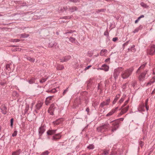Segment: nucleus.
<instances>
[{
  "mask_svg": "<svg viewBox=\"0 0 155 155\" xmlns=\"http://www.w3.org/2000/svg\"><path fill=\"white\" fill-rule=\"evenodd\" d=\"M134 70L133 68H131L123 71L121 74V77L123 79L128 78L132 74Z\"/></svg>",
  "mask_w": 155,
  "mask_h": 155,
  "instance_id": "nucleus-1",
  "label": "nucleus"
},
{
  "mask_svg": "<svg viewBox=\"0 0 155 155\" xmlns=\"http://www.w3.org/2000/svg\"><path fill=\"white\" fill-rule=\"evenodd\" d=\"M124 118H120L119 120H115L111 121L110 123H112V126L111 127V131L112 132H114L118 128L119 126V120L123 121L124 120Z\"/></svg>",
  "mask_w": 155,
  "mask_h": 155,
  "instance_id": "nucleus-2",
  "label": "nucleus"
},
{
  "mask_svg": "<svg viewBox=\"0 0 155 155\" xmlns=\"http://www.w3.org/2000/svg\"><path fill=\"white\" fill-rule=\"evenodd\" d=\"M109 124L108 122H106L102 125L97 128V130L98 132L103 133L107 131L109 128Z\"/></svg>",
  "mask_w": 155,
  "mask_h": 155,
  "instance_id": "nucleus-3",
  "label": "nucleus"
},
{
  "mask_svg": "<svg viewBox=\"0 0 155 155\" xmlns=\"http://www.w3.org/2000/svg\"><path fill=\"white\" fill-rule=\"evenodd\" d=\"M123 68L121 67H118L115 69L113 72V77L115 80L117 79L121 72L123 71Z\"/></svg>",
  "mask_w": 155,
  "mask_h": 155,
  "instance_id": "nucleus-4",
  "label": "nucleus"
},
{
  "mask_svg": "<svg viewBox=\"0 0 155 155\" xmlns=\"http://www.w3.org/2000/svg\"><path fill=\"white\" fill-rule=\"evenodd\" d=\"M14 68V65L12 62L8 63L6 64L5 69L8 71H13Z\"/></svg>",
  "mask_w": 155,
  "mask_h": 155,
  "instance_id": "nucleus-5",
  "label": "nucleus"
},
{
  "mask_svg": "<svg viewBox=\"0 0 155 155\" xmlns=\"http://www.w3.org/2000/svg\"><path fill=\"white\" fill-rule=\"evenodd\" d=\"M147 72V70H146L141 73L138 77L139 80L140 81H143L144 80Z\"/></svg>",
  "mask_w": 155,
  "mask_h": 155,
  "instance_id": "nucleus-6",
  "label": "nucleus"
},
{
  "mask_svg": "<svg viewBox=\"0 0 155 155\" xmlns=\"http://www.w3.org/2000/svg\"><path fill=\"white\" fill-rule=\"evenodd\" d=\"M45 130V127L44 125H41L39 127L38 130L39 135L40 136H41Z\"/></svg>",
  "mask_w": 155,
  "mask_h": 155,
  "instance_id": "nucleus-7",
  "label": "nucleus"
},
{
  "mask_svg": "<svg viewBox=\"0 0 155 155\" xmlns=\"http://www.w3.org/2000/svg\"><path fill=\"white\" fill-rule=\"evenodd\" d=\"M2 113L4 114H6L8 112L7 108L5 104H2L0 107Z\"/></svg>",
  "mask_w": 155,
  "mask_h": 155,
  "instance_id": "nucleus-8",
  "label": "nucleus"
},
{
  "mask_svg": "<svg viewBox=\"0 0 155 155\" xmlns=\"http://www.w3.org/2000/svg\"><path fill=\"white\" fill-rule=\"evenodd\" d=\"M61 133L56 134L54 135L52 137V140H57L61 138Z\"/></svg>",
  "mask_w": 155,
  "mask_h": 155,
  "instance_id": "nucleus-9",
  "label": "nucleus"
},
{
  "mask_svg": "<svg viewBox=\"0 0 155 155\" xmlns=\"http://www.w3.org/2000/svg\"><path fill=\"white\" fill-rule=\"evenodd\" d=\"M155 52V45H152L150 47L148 52L149 54L151 55H153Z\"/></svg>",
  "mask_w": 155,
  "mask_h": 155,
  "instance_id": "nucleus-10",
  "label": "nucleus"
},
{
  "mask_svg": "<svg viewBox=\"0 0 155 155\" xmlns=\"http://www.w3.org/2000/svg\"><path fill=\"white\" fill-rule=\"evenodd\" d=\"M110 101V99H107L106 101H103L101 103L100 105V106L101 107H103L105 105H108Z\"/></svg>",
  "mask_w": 155,
  "mask_h": 155,
  "instance_id": "nucleus-11",
  "label": "nucleus"
},
{
  "mask_svg": "<svg viewBox=\"0 0 155 155\" xmlns=\"http://www.w3.org/2000/svg\"><path fill=\"white\" fill-rule=\"evenodd\" d=\"M71 58V56L69 55L63 57L60 59L61 62H63L68 61Z\"/></svg>",
  "mask_w": 155,
  "mask_h": 155,
  "instance_id": "nucleus-12",
  "label": "nucleus"
},
{
  "mask_svg": "<svg viewBox=\"0 0 155 155\" xmlns=\"http://www.w3.org/2000/svg\"><path fill=\"white\" fill-rule=\"evenodd\" d=\"M43 104V102L41 101H39L36 105V109L35 111H36L37 110H39L42 106Z\"/></svg>",
  "mask_w": 155,
  "mask_h": 155,
  "instance_id": "nucleus-13",
  "label": "nucleus"
},
{
  "mask_svg": "<svg viewBox=\"0 0 155 155\" xmlns=\"http://www.w3.org/2000/svg\"><path fill=\"white\" fill-rule=\"evenodd\" d=\"M53 97V96H50L47 97L45 100V103L46 105H48L51 102V101L52 99V98Z\"/></svg>",
  "mask_w": 155,
  "mask_h": 155,
  "instance_id": "nucleus-14",
  "label": "nucleus"
},
{
  "mask_svg": "<svg viewBox=\"0 0 155 155\" xmlns=\"http://www.w3.org/2000/svg\"><path fill=\"white\" fill-rule=\"evenodd\" d=\"M145 105L144 104H140L138 108V110L139 111H144L145 110Z\"/></svg>",
  "mask_w": 155,
  "mask_h": 155,
  "instance_id": "nucleus-15",
  "label": "nucleus"
},
{
  "mask_svg": "<svg viewBox=\"0 0 155 155\" xmlns=\"http://www.w3.org/2000/svg\"><path fill=\"white\" fill-rule=\"evenodd\" d=\"M118 107H117L114 109H113L109 113H108L106 115V116L108 117L112 115L116 111V110L118 109Z\"/></svg>",
  "mask_w": 155,
  "mask_h": 155,
  "instance_id": "nucleus-16",
  "label": "nucleus"
},
{
  "mask_svg": "<svg viewBox=\"0 0 155 155\" xmlns=\"http://www.w3.org/2000/svg\"><path fill=\"white\" fill-rule=\"evenodd\" d=\"M146 64V63H145L142 64L138 69L136 71V73H138L139 72H141L142 70H143L144 68L145 67Z\"/></svg>",
  "mask_w": 155,
  "mask_h": 155,
  "instance_id": "nucleus-17",
  "label": "nucleus"
},
{
  "mask_svg": "<svg viewBox=\"0 0 155 155\" xmlns=\"http://www.w3.org/2000/svg\"><path fill=\"white\" fill-rule=\"evenodd\" d=\"M57 130H48L47 134L48 135H51L55 134L57 131Z\"/></svg>",
  "mask_w": 155,
  "mask_h": 155,
  "instance_id": "nucleus-18",
  "label": "nucleus"
},
{
  "mask_svg": "<svg viewBox=\"0 0 155 155\" xmlns=\"http://www.w3.org/2000/svg\"><path fill=\"white\" fill-rule=\"evenodd\" d=\"M129 107V106H128L127 107H125L123 108L120 113V115H122V114L125 113L128 110Z\"/></svg>",
  "mask_w": 155,
  "mask_h": 155,
  "instance_id": "nucleus-19",
  "label": "nucleus"
},
{
  "mask_svg": "<svg viewBox=\"0 0 155 155\" xmlns=\"http://www.w3.org/2000/svg\"><path fill=\"white\" fill-rule=\"evenodd\" d=\"M21 152V150L20 149H19L18 150L13 152L12 155H19Z\"/></svg>",
  "mask_w": 155,
  "mask_h": 155,
  "instance_id": "nucleus-20",
  "label": "nucleus"
},
{
  "mask_svg": "<svg viewBox=\"0 0 155 155\" xmlns=\"http://www.w3.org/2000/svg\"><path fill=\"white\" fill-rule=\"evenodd\" d=\"M107 52V50L106 49H102L101 51L100 54L102 56H104Z\"/></svg>",
  "mask_w": 155,
  "mask_h": 155,
  "instance_id": "nucleus-21",
  "label": "nucleus"
},
{
  "mask_svg": "<svg viewBox=\"0 0 155 155\" xmlns=\"http://www.w3.org/2000/svg\"><path fill=\"white\" fill-rule=\"evenodd\" d=\"M56 69L58 70H61L63 69L64 67V66L62 65L58 64L56 67Z\"/></svg>",
  "mask_w": 155,
  "mask_h": 155,
  "instance_id": "nucleus-22",
  "label": "nucleus"
},
{
  "mask_svg": "<svg viewBox=\"0 0 155 155\" xmlns=\"http://www.w3.org/2000/svg\"><path fill=\"white\" fill-rule=\"evenodd\" d=\"M69 10L71 12H74L75 11L77 10V8L76 7H70L69 8Z\"/></svg>",
  "mask_w": 155,
  "mask_h": 155,
  "instance_id": "nucleus-23",
  "label": "nucleus"
},
{
  "mask_svg": "<svg viewBox=\"0 0 155 155\" xmlns=\"http://www.w3.org/2000/svg\"><path fill=\"white\" fill-rule=\"evenodd\" d=\"M57 45V44L56 42H51L49 43L48 45V46L49 47H55Z\"/></svg>",
  "mask_w": 155,
  "mask_h": 155,
  "instance_id": "nucleus-24",
  "label": "nucleus"
},
{
  "mask_svg": "<svg viewBox=\"0 0 155 155\" xmlns=\"http://www.w3.org/2000/svg\"><path fill=\"white\" fill-rule=\"evenodd\" d=\"M155 82V78L153 77L150 81L149 82H148L147 84V86H148L149 85L151 84H152L154 83Z\"/></svg>",
  "mask_w": 155,
  "mask_h": 155,
  "instance_id": "nucleus-25",
  "label": "nucleus"
},
{
  "mask_svg": "<svg viewBox=\"0 0 155 155\" xmlns=\"http://www.w3.org/2000/svg\"><path fill=\"white\" fill-rule=\"evenodd\" d=\"M62 119H59L56 120L54 122V124L56 125H58L61 123Z\"/></svg>",
  "mask_w": 155,
  "mask_h": 155,
  "instance_id": "nucleus-26",
  "label": "nucleus"
},
{
  "mask_svg": "<svg viewBox=\"0 0 155 155\" xmlns=\"http://www.w3.org/2000/svg\"><path fill=\"white\" fill-rule=\"evenodd\" d=\"M27 59L31 62H34L35 61V59L30 57L28 56L26 57Z\"/></svg>",
  "mask_w": 155,
  "mask_h": 155,
  "instance_id": "nucleus-27",
  "label": "nucleus"
},
{
  "mask_svg": "<svg viewBox=\"0 0 155 155\" xmlns=\"http://www.w3.org/2000/svg\"><path fill=\"white\" fill-rule=\"evenodd\" d=\"M70 41L72 43H78L77 41H75V39L72 37H70L69 38Z\"/></svg>",
  "mask_w": 155,
  "mask_h": 155,
  "instance_id": "nucleus-28",
  "label": "nucleus"
},
{
  "mask_svg": "<svg viewBox=\"0 0 155 155\" xmlns=\"http://www.w3.org/2000/svg\"><path fill=\"white\" fill-rule=\"evenodd\" d=\"M119 96H120V95L119 94L116 96L115 97L114 99V101H113V104H114L116 103V101L118 99L119 97Z\"/></svg>",
  "mask_w": 155,
  "mask_h": 155,
  "instance_id": "nucleus-29",
  "label": "nucleus"
},
{
  "mask_svg": "<svg viewBox=\"0 0 155 155\" xmlns=\"http://www.w3.org/2000/svg\"><path fill=\"white\" fill-rule=\"evenodd\" d=\"M46 92L48 93H55L56 92V90L54 88L50 90H48L46 91Z\"/></svg>",
  "mask_w": 155,
  "mask_h": 155,
  "instance_id": "nucleus-30",
  "label": "nucleus"
},
{
  "mask_svg": "<svg viewBox=\"0 0 155 155\" xmlns=\"http://www.w3.org/2000/svg\"><path fill=\"white\" fill-rule=\"evenodd\" d=\"M35 79L33 78H31V79L28 81V82L30 84H32L35 83Z\"/></svg>",
  "mask_w": 155,
  "mask_h": 155,
  "instance_id": "nucleus-31",
  "label": "nucleus"
},
{
  "mask_svg": "<svg viewBox=\"0 0 155 155\" xmlns=\"http://www.w3.org/2000/svg\"><path fill=\"white\" fill-rule=\"evenodd\" d=\"M140 5L141 6L145 8H147L148 7V6L147 5V4L143 2H141Z\"/></svg>",
  "mask_w": 155,
  "mask_h": 155,
  "instance_id": "nucleus-32",
  "label": "nucleus"
},
{
  "mask_svg": "<svg viewBox=\"0 0 155 155\" xmlns=\"http://www.w3.org/2000/svg\"><path fill=\"white\" fill-rule=\"evenodd\" d=\"M103 153H102V155H103V154H104L105 155H107L108 153L109 152V150H103Z\"/></svg>",
  "mask_w": 155,
  "mask_h": 155,
  "instance_id": "nucleus-33",
  "label": "nucleus"
},
{
  "mask_svg": "<svg viewBox=\"0 0 155 155\" xmlns=\"http://www.w3.org/2000/svg\"><path fill=\"white\" fill-rule=\"evenodd\" d=\"M54 111V110L53 109H49L48 110V112L50 115H53Z\"/></svg>",
  "mask_w": 155,
  "mask_h": 155,
  "instance_id": "nucleus-34",
  "label": "nucleus"
},
{
  "mask_svg": "<svg viewBox=\"0 0 155 155\" xmlns=\"http://www.w3.org/2000/svg\"><path fill=\"white\" fill-rule=\"evenodd\" d=\"M87 148L89 149H93L94 148V146L93 144H90L87 147Z\"/></svg>",
  "mask_w": 155,
  "mask_h": 155,
  "instance_id": "nucleus-35",
  "label": "nucleus"
},
{
  "mask_svg": "<svg viewBox=\"0 0 155 155\" xmlns=\"http://www.w3.org/2000/svg\"><path fill=\"white\" fill-rule=\"evenodd\" d=\"M102 66L105 67V68L104 69L105 71H108L109 67L106 64H104Z\"/></svg>",
  "mask_w": 155,
  "mask_h": 155,
  "instance_id": "nucleus-36",
  "label": "nucleus"
},
{
  "mask_svg": "<svg viewBox=\"0 0 155 155\" xmlns=\"http://www.w3.org/2000/svg\"><path fill=\"white\" fill-rule=\"evenodd\" d=\"M28 36L29 35H28L25 34H21V37L23 38H27Z\"/></svg>",
  "mask_w": 155,
  "mask_h": 155,
  "instance_id": "nucleus-37",
  "label": "nucleus"
},
{
  "mask_svg": "<svg viewBox=\"0 0 155 155\" xmlns=\"http://www.w3.org/2000/svg\"><path fill=\"white\" fill-rule=\"evenodd\" d=\"M69 1L74 3H78L80 2L79 0H69Z\"/></svg>",
  "mask_w": 155,
  "mask_h": 155,
  "instance_id": "nucleus-38",
  "label": "nucleus"
},
{
  "mask_svg": "<svg viewBox=\"0 0 155 155\" xmlns=\"http://www.w3.org/2000/svg\"><path fill=\"white\" fill-rule=\"evenodd\" d=\"M14 121V119L13 118H12L10 120V123H11V126L12 127H13V123Z\"/></svg>",
  "mask_w": 155,
  "mask_h": 155,
  "instance_id": "nucleus-39",
  "label": "nucleus"
},
{
  "mask_svg": "<svg viewBox=\"0 0 155 155\" xmlns=\"http://www.w3.org/2000/svg\"><path fill=\"white\" fill-rule=\"evenodd\" d=\"M75 31H74V30H70L69 31H67V32H66L64 34H65V35H66V34H70V33H73V32H75Z\"/></svg>",
  "mask_w": 155,
  "mask_h": 155,
  "instance_id": "nucleus-40",
  "label": "nucleus"
},
{
  "mask_svg": "<svg viewBox=\"0 0 155 155\" xmlns=\"http://www.w3.org/2000/svg\"><path fill=\"white\" fill-rule=\"evenodd\" d=\"M104 35L107 36V38H108L109 37V33L107 30L105 31L104 33Z\"/></svg>",
  "mask_w": 155,
  "mask_h": 155,
  "instance_id": "nucleus-41",
  "label": "nucleus"
},
{
  "mask_svg": "<svg viewBox=\"0 0 155 155\" xmlns=\"http://www.w3.org/2000/svg\"><path fill=\"white\" fill-rule=\"evenodd\" d=\"M47 78H42L40 81V82L41 83H43L44 82H45L46 80H47Z\"/></svg>",
  "mask_w": 155,
  "mask_h": 155,
  "instance_id": "nucleus-42",
  "label": "nucleus"
},
{
  "mask_svg": "<svg viewBox=\"0 0 155 155\" xmlns=\"http://www.w3.org/2000/svg\"><path fill=\"white\" fill-rule=\"evenodd\" d=\"M105 10L104 9H98L97 12V13H99L101 12H104Z\"/></svg>",
  "mask_w": 155,
  "mask_h": 155,
  "instance_id": "nucleus-43",
  "label": "nucleus"
},
{
  "mask_svg": "<svg viewBox=\"0 0 155 155\" xmlns=\"http://www.w3.org/2000/svg\"><path fill=\"white\" fill-rule=\"evenodd\" d=\"M137 82L136 81H134L133 82L132 86L134 87L137 85Z\"/></svg>",
  "mask_w": 155,
  "mask_h": 155,
  "instance_id": "nucleus-44",
  "label": "nucleus"
},
{
  "mask_svg": "<svg viewBox=\"0 0 155 155\" xmlns=\"http://www.w3.org/2000/svg\"><path fill=\"white\" fill-rule=\"evenodd\" d=\"M68 91V88H67L65 90H64V91L63 92V95H65L66 93Z\"/></svg>",
  "mask_w": 155,
  "mask_h": 155,
  "instance_id": "nucleus-45",
  "label": "nucleus"
},
{
  "mask_svg": "<svg viewBox=\"0 0 155 155\" xmlns=\"http://www.w3.org/2000/svg\"><path fill=\"white\" fill-rule=\"evenodd\" d=\"M17 132L16 131H15L12 134V136L13 137L16 136L17 134Z\"/></svg>",
  "mask_w": 155,
  "mask_h": 155,
  "instance_id": "nucleus-46",
  "label": "nucleus"
},
{
  "mask_svg": "<svg viewBox=\"0 0 155 155\" xmlns=\"http://www.w3.org/2000/svg\"><path fill=\"white\" fill-rule=\"evenodd\" d=\"M54 104H52L51 105L49 109H53V110H54Z\"/></svg>",
  "mask_w": 155,
  "mask_h": 155,
  "instance_id": "nucleus-47",
  "label": "nucleus"
},
{
  "mask_svg": "<svg viewBox=\"0 0 155 155\" xmlns=\"http://www.w3.org/2000/svg\"><path fill=\"white\" fill-rule=\"evenodd\" d=\"M128 100H127L124 103V105L122 106L121 108H122L123 107H124L128 103Z\"/></svg>",
  "mask_w": 155,
  "mask_h": 155,
  "instance_id": "nucleus-48",
  "label": "nucleus"
},
{
  "mask_svg": "<svg viewBox=\"0 0 155 155\" xmlns=\"http://www.w3.org/2000/svg\"><path fill=\"white\" fill-rule=\"evenodd\" d=\"M124 98H121V99L119 100V103L120 104H121L124 101Z\"/></svg>",
  "mask_w": 155,
  "mask_h": 155,
  "instance_id": "nucleus-49",
  "label": "nucleus"
},
{
  "mask_svg": "<svg viewBox=\"0 0 155 155\" xmlns=\"http://www.w3.org/2000/svg\"><path fill=\"white\" fill-rule=\"evenodd\" d=\"M129 41H126L125 43H124L123 45V46L124 47L125 46L127 45V44H128Z\"/></svg>",
  "mask_w": 155,
  "mask_h": 155,
  "instance_id": "nucleus-50",
  "label": "nucleus"
},
{
  "mask_svg": "<svg viewBox=\"0 0 155 155\" xmlns=\"http://www.w3.org/2000/svg\"><path fill=\"white\" fill-rule=\"evenodd\" d=\"M13 42H18L20 41V40L18 39H14L12 40Z\"/></svg>",
  "mask_w": 155,
  "mask_h": 155,
  "instance_id": "nucleus-51",
  "label": "nucleus"
},
{
  "mask_svg": "<svg viewBox=\"0 0 155 155\" xmlns=\"http://www.w3.org/2000/svg\"><path fill=\"white\" fill-rule=\"evenodd\" d=\"M118 39V38L117 37H115V38H113V39H112V40L114 42H115Z\"/></svg>",
  "mask_w": 155,
  "mask_h": 155,
  "instance_id": "nucleus-52",
  "label": "nucleus"
},
{
  "mask_svg": "<svg viewBox=\"0 0 155 155\" xmlns=\"http://www.w3.org/2000/svg\"><path fill=\"white\" fill-rule=\"evenodd\" d=\"M28 107H26L25 108V111H24V114H26L27 113V112H28Z\"/></svg>",
  "mask_w": 155,
  "mask_h": 155,
  "instance_id": "nucleus-53",
  "label": "nucleus"
},
{
  "mask_svg": "<svg viewBox=\"0 0 155 155\" xmlns=\"http://www.w3.org/2000/svg\"><path fill=\"white\" fill-rule=\"evenodd\" d=\"M147 100H148V99H147V101H146V106H145L147 110H148L149 109V107L146 106Z\"/></svg>",
  "mask_w": 155,
  "mask_h": 155,
  "instance_id": "nucleus-54",
  "label": "nucleus"
},
{
  "mask_svg": "<svg viewBox=\"0 0 155 155\" xmlns=\"http://www.w3.org/2000/svg\"><path fill=\"white\" fill-rule=\"evenodd\" d=\"M140 147H143V142L141 141H140Z\"/></svg>",
  "mask_w": 155,
  "mask_h": 155,
  "instance_id": "nucleus-55",
  "label": "nucleus"
},
{
  "mask_svg": "<svg viewBox=\"0 0 155 155\" xmlns=\"http://www.w3.org/2000/svg\"><path fill=\"white\" fill-rule=\"evenodd\" d=\"M110 58H108L106 59L105 60V62H109L110 61Z\"/></svg>",
  "mask_w": 155,
  "mask_h": 155,
  "instance_id": "nucleus-56",
  "label": "nucleus"
},
{
  "mask_svg": "<svg viewBox=\"0 0 155 155\" xmlns=\"http://www.w3.org/2000/svg\"><path fill=\"white\" fill-rule=\"evenodd\" d=\"M91 67V65H89V66H87V67L85 68V70L88 69Z\"/></svg>",
  "mask_w": 155,
  "mask_h": 155,
  "instance_id": "nucleus-57",
  "label": "nucleus"
},
{
  "mask_svg": "<svg viewBox=\"0 0 155 155\" xmlns=\"http://www.w3.org/2000/svg\"><path fill=\"white\" fill-rule=\"evenodd\" d=\"M68 18H69V17H68V16H64L63 17V18L65 19H67Z\"/></svg>",
  "mask_w": 155,
  "mask_h": 155,
  "instance_id": "nucleus-58",
  "label": "nucleus"
},
{
  "mask_svg": "<svg viewBox=\"0 0 155 155\" xmlns=\"http://www.w3.org/2000/svg\"><path fill=\"white\" fill-rule=\"evenodd\" d=\"M86 111L87 112H88L89 111V109L88 108H87L86 109Z\"/></svg>",
  "mask_w": 155,
  "mask_h": 155,
  "instance_id": "nucleus-59",
  "label": "nucleus"
},
{
  "mask_svg": "<svg viewBox=\"0 0 155 155\" xmlns=\"http://www.w3.org/2000/svg\"><path fill=\"white\" fill-rule=\"evenodd\" d=\"M59 145H64L63 144V143H62V142H60L59 143Z\"/></svg>",
  "mask_w": 155,
  "mask_h": 155,
  "instance_id": "nucleus-60",
  "label": "nucleus"
},
{
  "mask_svg": "<svg viewBox=\"0 0 155 155\" xmlns=\"http://www.w3.org/2000/svg\"><path fill=\"white\" fill-rule=\"evenodd\" d=\"M153 74H155V68L153 69Z\"/></svg>",
  "mask_w": 155,
  "mask_h": 155,
  "instance_id": "nucleus-61",
  "label": "nucleus"
},
{
  "mask_svg": "<svg viewBox=\"0 0 155 155\" xmlns=\"http://www.w3.org/2000/svg\"><path fill=\"white\" fill-rule=\"evenodd\" d=\"M140 17L141 18L144 17V15H140Z\"/></svg>",
  "mask_w": 155,
  "mask_h": 155,
  "instance_id": "nucleus-62",
  "label": "nucleus"
},
{
  "mask_svg": "<svg viewBox=\"0 0 155 155\" xmlns=\"http://www.w3.org/2000/svg\"><path fill=\"white\" fill-rule=\"evenodd\" d=\"M63 9H64V10L66 11V9H67V7H63Z\"/></svg>",
  "mask_w": 155,
  "mask_h": 155,
  "instance_id": "nucleus-63",
  "label": "nucleus"
},
{
  "mask_svg": "<svg viewBox=\"0 0 155 155\" xmlns=\"http://www.w3.org/2000/svg\"><path fill=\"white\" fill-rule=\"evenodd\" d=\"M139 21L138 20H137V19L135 21V23H137L138 21Z\"/></svg>",
  "mask_w": 155,
  "mask_h": 155,
  "instance_id": "nucleus-64",
  "label": "nucleus"
}]
</instances>
